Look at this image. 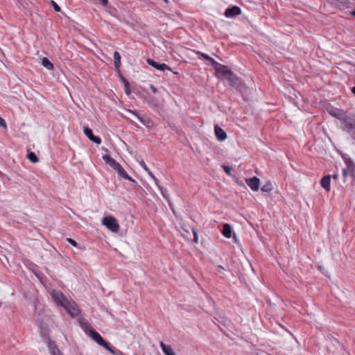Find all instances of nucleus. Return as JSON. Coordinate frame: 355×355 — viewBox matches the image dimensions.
Segmentation results:
<instances>
[{"label":"nucleus","mask_w":355,"mask_h":355,"mask_svg":"<svg viewBox=\"0 0 355 355\" xmlns=\"http://www.w3.org/2000/svg\"><path fill=\"white\" fill-rule=\"evenodd\" d=\"M318 269L322 273L325 274V269L326 268H322V267H320V268H318Z\"/></svg>","instance_id":"36"},{"label":"nucleus","mask_w":355,"mask_h":355,"mask_svg":"<svg viewBox=\"0 0 355 355\" xmlns=\"http://www.w3.org/2000/svg\"><path fill=\"white\" fill-rule=\"evenodd\" d=\"M103 224L113 232L119 230V225L116 219L112 216H106L103 219Z\"/></svg>","instance_id":"6"},{"label":"nucleus","mask_w":355,"mask_h":355,"mask_svg":"<svg viewBox=\"0 0 355 355\" xmlns=\"http://www.w3.org/2000/svg\"><path fill=\"white\" fill-rule=\"evenodd\" d=\"M333 178H334V179H337V178H338V175H334Z\"/></svg>","instance_id":"45"},{"label":"nucleus","mask_w":355,"mask_h":355,"mask_svg":"<svg viewBox=\"0 0 355 355\" xmlns=\"http://www.w3.org/2000/svg\"><path fill=\"white\" fill-rule=\"evenodd\" d=\"M332 115H334V116L337 117L338 119V117H342V115L343 114H338L337 113H334V114H331Z\"/></svg>","instance_id":"39"},{"label":"nucleus","mask_w":355,"mask_h":355,"mask_svg":"<svg viewBox=\"0 0 355 355\" xmlns=\"http://www.w3.org/2000/svg\"><path fill=\"white\" fill-rule=\"evenodd\" d=\"M30 269L32 270V271L35 274V275L39 278V279H41V277L39 276V275L37 274L36 270H33L31 268H30Z\"/></svg>","instance_id":"38"},{"label":"nucleus","mask_w":355,"mask_h":355,"mask_svg":"<svg viewBox=\"0 0 355 355\" xmlns=\"http://www.w3.org/2000/svg\"><path fill=\"white\" fill-rule=\"evenodd\" d=\"M101 1V4L103 6H105L108 4V1L107 0H100Z\"/></svg>","instance_id":"34"},{"label":"nucleus","mask_w":355,"mask_h":355,"mask_svg":"<svg viewBox=\"0 0 355 355\" xmlns=\"http://www.w3.org/2000/svg\"><path fill=\"white\" fill-rule=\"evenodd\" d=\"M261 191H263L264 192H270V191H272L273 189V187H272V184L268 183L266 184H264L261 188Z\"/></svg>","instance_id":"23"},{"label":"nucleus","mask_w":355,"mask_h":355,"mask_svg":"<svg viewBox=\"0 0 355 355\" xmlns=\"http://www.w3.org/2000/svg\"><path fill=\"white\" fill-rule=\"evenodd\" d=\"M245 183L254 191H258L260 188V180L257 177L250 178L249 179L245 178Z\"/></svg>","instance_id":"10"},{"label":"nucleus","mask_w":355,"mask_h":355,"mask_svg":"<svg viewBox=\"0 0 355 355\" xmlns=\"http://www.w3.org/2000/svg\"><path fill=\"white\" fill-rule=\"evenodd\" d=\"M214 132L217 139L220 141H225L227 138V134L218 125H214Z\"/></svg>","instance_id":"12"},{"label":"nucleus","mask_w":355,"mask_h":355,"mask_svg":"<svg viewBox=\"0 0 355 355\" xmlns=\"http://www.w3.org/2000/svg\"><path fill=\"white\" fill-rule=\"evenodd\" d=\"M152 101H153V98H151V101H150L148 102V104H150V103H152Z\"/></svg>","instance_id":"47"},{"label":"nucleus","mask_w":355,"mask_h":355,"mask_svg":"<svg viewBox=\"0 0 355 355\" xmlns=\"http://www.w3.org/2000/svg\"><path fill=\"white\" fill-rule=\"evenodd\" d=\"M114 64L116 69H119L121 66V55L118 51H114L113 54Z\"/></svg>","instance_id":"18"},{"label":"nucleus","mask_w":355,"mask_h":355,"mask_svg":"<svg viewBox=\"0 0 355 355\" xmlns=\"http://www.w3.org/2000/svg\"><path fill=\"white\" fill-rule=\"evenodd\" d=\"M351 15H352V16H355V10L352 11V12H351Z\"/></svg>","instance_id":"44"},{"label":"nucleus","mask_w":355,"mask_h":355,"mask_svg":"<svg viewBox=\"0 0 355 355\" xmlns=\"http://www.w3.org/2000/svg\"><path fill=\"white\" fill-rule=\"evenodd\" d=\"M352 92L355 94V86L352 88Z\"/></svg>","instance_id":"43"},{"label":"nucleus","mask_w":355,"mask_h":355,"mask_svg":"<svg viewBox=\"0 0 355 355\" xmlns=\"http://www.w3.org/2000/svg\"><path fill=\"white\" fill-rule=\"evenodd\" d=\"M51 4L55 12H60L61 10L60 6L54 1L51 0Z\"/></svg>","instance_id":"25"},{"label":"nucleus","mask_w":355,"mask_h":355,"mask_svg":"<svg viewBox=\"0 0 355 355\" xmlns=\"http://www.w3.org/2000/svg\"><path fill=\"white\" fill-rule=\"evenodd\" d=\"M49 293L53 298V301L58 305L62 306L70 315L76 317L79 314V309L77 304L72 300H69L64 294L55 289H52Z\"/></svg>","instance_id":"1"},{"label":"nucleus","mask_w":355,"mask_h":355,"mask_svg":"<svg viewBox=\"0 0 355 355\" xmlns=\"http://www.w3.org/2000/svg\"><path fill=\"white\" fill-rule=\"evenodd\" d=\"M67 241L71 244L73 246H76L77 245V243L73 240L72 239H70V238H68L67 239Z\"/></svg>","instance_id":"32"},{"label":"nucleus","mask_w":355,"mask_h":355,"mask_svg":"<svg viewBox=\"0 0 355 355\" xmlns=\"http://www.w3.org/2000/svg\"><path fill=\"white\" fill-rule=\"evenodd\" d=\"M252 270L253 272H254V267H252Z\"/></svg>","instance_id":"50"},{"label":"nucleus","mask_w":355,"mask_h":355,"mask_svg":"<svg viewBox=\"0 0 355 355\" xmlns=\"http://www.w3.org/2000/svg\"><path fill=\"white\" fill-rule=\"evenodd\" d=\"M345 164L347 165V170H349L352 173L355 171V164L350 158H344Z\"/></svg>","instance_id":"19"},{"label":"nucleus","mask_w":355,"mask_h":355,"mask_svg":"<svg viewBox=\"0 0 355 355\" xmlns=\"http://www.w3.org/2000/svg\"><path fill=\"white\" fill-rule=\"evenodd\" d=\"M42 65L48 70L53 69V64L46 58H43L42 59Z\"/></svg>","instance_id":"20"},{"label":"nucleus","mask_w":355,"mask_h":355,"mask_svg":"<svg viewBox=\"0 0 355 355\" xmlns=\"http://www.w3.org/2000/svg\"><path fill=\"white\" fill-rule=\"evenodd\" d=\"M223 235L226 238H230L232 236V227L229 224H224L221 231Z\"/></svg>","instance_id":"16"},{"label":"nucleus","mask_w":355,"mask_h":355,"mask_svg":"<svg viewBox=\"0 0 355 355\" xmlns=\"http://www.w3.org/2000/svg\"><path fill=\"white\" fill-rule=\"evenodd\" d=\"M233 239H234V241H235L236 243H237V238H236V236L235 234H234V236H233Z\"/></svg>","instance_id":"41"},{"label":"nucleus","mask_w":355,"mask_h":355,"mask_svg":"<svg viewBox=\"0 0 355 355\" xmlns=\"http://www.w3.org/2000/svg\"><path fill=\"white\" fill-rule=\"evenodd\" d=\"M147 63L150 65L151 67L155 68L157 70L164 71L165 70H169L171 71V69L169 66L166 65L164 63H159L155 62V60L148 58L146 60Z\"/></svg>","instance_id":"7"},{"label":"nucleus","mask_w":355,"mask_h":355,"mask_svg":"<svg viewBox=\"0 0 355 355\" xmlns=\"http://www.w3.org/2000/svg\"><path fill=\"white\" fill-rule=\"evenodd\" d=\"M129 112L135 116L143 125L147 127H150L153 125V121L150 118L141 116L136 110H129Z\"/></svg>","instance_id":"9"},{"label":"nucleus","mask_w":355,"mask_h":355,"mask_svg":"<svg viewBox=\"0 0 355 355\" xmlns=\"http://www.w3.org/2000/svg\"><path fill=\"white\" fill-rule=\"evenodd\" d=\"M123 82H124V83H125V92H126L127 94H129V93H130L129 83H128V82L125 79H124V78H123Z\"/></svg>","instance_id":"26"},{"label":"nucleus","mask_w":355,"mask_h":355,"mask_svg":"<svg viewBox=\"0 0 355 355\" xmlns=\"http://www.w3.org/2000/svg\"><path fill=\"white\" fill-rule=\"evenodd\" d=\"M241 14V10L239 6H234L225 10V16L227 18H234Z\"/></svg>","instance_id":"8"},{"label":"nucleus","mask_w":355,"mask_h":355,"mask_svg":"<svg viewBox=\"0 0 355 355\" xmlns=\"http://www.w3.org/2000/svg\"><path fill=\"white\" fill-rule=\"evenodd\" d=\"M192 233H193V240L197 243L198 242V234L196 232V231L194 230V229H192Z\"/></svg>","instance_id":"30"},{"label":"nucleus","mask_w":355,"mask_h":355,"mask_svg":"<svg viewBox=\"0 0 355 355\" xmlns=\"http://www.w3.org/2000/svg\"><path fill=\"white\" fill-rule=\"evenodd\" d=\"M342 122L343 129L350 135L355 131V116L343 114L342 117H338Z\"/></svg>","instance_id":"4"},{"label":"nucleus","mask_w":355,"mask_h":355,"mask_svg":"<svg viewBox=\"0 0 355 355\" xmlns=\"http://www.w3.org/2000/svg\"><path fill=\"white\" fill-rule=\"evenodd\" d=\"M147 173L153 180L156 178L150 171H148Z\"/></svg>","instance_id":"35"},{"label":"nucleus","mask_w":355,"mask_h":355,"mask_svg":"<svg viewBox=\"0 0 355 355\" xmlns=\"http://www.w3.org/2000/svg\"><path fill=\"white\" fill-rule=\"evenodd\" d=\"M0 127L3 128L4 129L7 128V125H6L5 120L3 119H2L1 116H0Z\"/></svg>","instance_id":"27"},{"label":"nucleus","mask_w":355,"mask_h":355,"mask_svg":"<svg viewBox=\"0 0 355 355\" xmlns=\"http://www.w3.org/2000/svg\"><path fill=\"white\" fill-rule=\"evenodd\" d=\"M164 2L168 3V0H164Z\"/></svg>","instance_id":"49"},{"label":"nucleus","mask_w":355,"mask_h":355,"mask_svg":"<svg viewBox=\"0 0 355 355\" xmlns=\"http://www.w3.org/2000/svg\"><path fill=\"white\" fill-rule=\"evenodd\" d=\"M139 164L140 166L146 171L148 172L149 170V168L147 167L146 164H145L144 161V160H141L139 162Z\"/></svg>","instance_id":"28"},{"label":"nucleus","mask_w":355,"mask_h":355,"mask_svg":"<svg viewBox=\"0 0 355 355\" xmlns=\"http://www.w3.org/2000/svg\"><path fill=\"white\" fill-rule=\"evenodd\" d=\"M222 168L224 169L227 174L230 175L231 168L229 166L222 165Z\"/></svg>","instance_id":"29"},{"label":"nucleus","mask_w":355,"mask_h":355,"mask_svg":"<svg viewBox=\"0 0 355 355\" xmlns=\"http://www.w3.org/2000/svg\"><path fill=\"white\" fill-rule=\"evenodd\" d=\"M158 188L160 190L162 196L169 202L168 196L166 194V190L160 185H158Z\"/></svg>","instance_id":"24"},{"label":"nucleus","mask_w":355,"mask_h":355,"mask_svg":"<svg viewBox=\"0 0 355 355\" xmlns=\"http://www.w3.org/2000/svg\"><path fill=\"white\" fill-rule=\"evenodd\" d=\"M80 325L87 334H89V329L92 328L89 324L85 320L80 321Z\"/></svg>","instance_id":"21"},{"label":"nucleus","mask_w":355,"mask_h":355,"mask_svg":"<svg viewBox=\"0 0 355 355\" xmlns=\"http://www.w3.org/2000/svg\"><path fill=\"white\" fill-rule=\"evenodd\" d=\"M152 101H153V98H151V101H150L148 102V104H150V103H152Z\"/></svg>","instance_id":"46"},{"label":"nucleus","mask_w":355,"mask_h":355,"mask_svg":"<svg viewBox=\"0 0 355 355\" xmlns=\"http://www.w3.org/2000/svg\"><path fill=\"white\" fill-rule=\"evenodd\" d=\"M330 182L331 175H329L323 177L321 180V185L327 191H330Z\"/></svg>","instance_id":"15"},{"label":"nucleus","mask_w":355,"mask_h":355,"mask_svg":"<svg viewBox=\"0 0 355 355\" xmlns=\"http://www.w3.org/2000/svg\"><path fill=\"white\" fill-rule=\"evenodd\" d=\"M196 53L198 55H200V57L203 58L205 60H208L211 62V64L212 66H214V64H216V61L215 60H214L212 58H211L209 55H208L206 53H202L200 51H195Z\"/></svg>","instance_id":"17"},{"label":"nucleus","mask_w":355,"mask_h":355,"mask_svg":"<svg viewBox=\"0 0 355 355\" xmlns=\"http://www.w3.org/2000/svg\"><path fill=\"white\" fill-rule=\"evenodd\" d=\"M103 159L107 164H108L111 168L117 172L119 176L123 178L125 180L135 182V180L128 175V174L123 168L121 164L114 160L110 155H104L103 156Z\"/></svg>","instance_id":"3"},{"label":"nucleus","mask_w":355,"mask_h":355,"mask_svg":"<svg viewBox=\"0 0 355 355\" xmlns=\"http://www.w3.org/2000/svg\"><path fill=\"white\" fill-rule=\"evenodd\" d=\"M159 346L165 355H176L171 345H165L162 341L159 343Z\"/></svg>","instance_id":"14"},{"label":"nucleus","mask_w":355,"mask_h":355,"mask_svg":"<svg viewBox=\"0 0 355 355\" xmlns=\"http://www.w3.org/2000/svg\"><path fill=\"white\" fill-rule=\"evenodd\" d=\"M155 183L156 184V185L158 187V185H159V180L155 178V179H153Z\"/></svg>","instance_id":"40"},{"label":"nucleus","mask_w":355,"mask_h":355,"mask_svg":"<svg viewBox=\"0 0 355 355\" xmlns=\"http://www.w3.org/2000/svg\"><path fill=\"white\" fill-rule=\"evenodd\" d=\"M152 101H153V98H151V101H150L148 102V104H150V103H152Z\"/></svg>","instance_id":"48"},{"label":"nucleus","mask_w":355,"mask_h":355,"mask_svg":"<svg viewBox=\"0 0 355 355\" xmlns=\"http://www.w3.org/2000/svg\"><path fill=\"white\" fill-rule=\"evenodd\" d=\"M83 132L90 141H93L96 144H100L101 143V138L99 137L94 135L92 130L89 127H85L83 129Z\"/></svg>","instance_id":"11"},{"label":"nucleus","mask_w":355,"mask_h":355,"mask_svg":"<svg viewBox=\"0 0 355 355\" xmlns=\"http://www.w3.org/2000/svg\"><path fill=\"white\" fill-rule=\"evenodd\" d=\"M150 89L154 94H156L157 92V88L153 85H150Z\"/></svg>","instance_id":"33"},{"label":"nucleus","mask_w":355,"mask_h":355,"mask_svg":"<svg viewBox=\"0 0 355 355\" xmlns=\"http://www.w3.org/2000/svg\"><path fill=\"white\" fill-rule=\"evenodd\" d=\"M89 335L94 340H95L99 345L103 347L105 349L108 350L112 354H114V350L110 346L109 343H107L102 336L93 328H90L89 329Z\"/></svg>","instance_id":"5"},{"label":"nucleus","mask_w":355,"mask_h":355,"mask_svg":"<svg viewBox=\"0 0 355 355\" xmlns=\"http://www.w3.org/2000/svg\"><path fill=\"white\" fill-rule=\"evenodd\" d=\"M27 158L33 163H37L39 161L37 157L33 152H30L27 155Z\"/></svg>","instance_id":"22"},{"label":"nucleus","mask_w":355,"mask_h":355,"mask_svg":"<svg viewBox=\"0 0 355 355\" xmlns=\"http://www.w3.org/2000/svg\"><path fill=\"white\" fill-rule=\"evenodd\" d=\"M349 173H352V172L349 170H347V168H344L343 170V175L344 178H346Z\"/></svg>","instance_id":"31"},{"label":"nucleus","mask_w":355,"mask_h":355,"mask_svg":"<svg viewBox=\"0 0 355 355\" xmlns=\"http://www.w3.org/2000/svg\"><path fill=\"white\" fill-rule=\"evenodd\" d=\"M213 67L215 69L216 75L218 78L227 80L229 84L231 86H235L236 85V78L234 76L232 71H230L226 66L220 64L216 62V64H214Z\"/></svg>","instance_id":"2"},{"label":"nucleus","mask_w":355,"mask_h":355,"mask_svg":"<svg viewBox=\"0 0 355 355\" xmlns=\"http://www.w3.org/2000/svg\"><path fill=\"white\" fill-rule=\"evenodd\" d=\"M48 349L51 355H63L54 342H49Z\"/></svg>","instance_id":"13"},{"label":"nucleus","mask_w":355,"mask_h":355,"mask_svg":"<svg viewBox=\"0 0 355 355\" xmlns=\"http://www.w3.org/2000/svg\"><path fill=\"white\" fill-rule=\"evenodd\" d=\"M336 1H338V2H340L341 3H343L344 5L347 3V2H348L347 0H336Z\"/></svg>","instance_id":"37"},{"label":"nucleus","mask_w":355,"mask_h":355,"mask_svg":"<svg viewBox=\"0 0 355 355\" xmlns=\"http://www.w3.org/2000/svg\"><path fill=\"white\" fill-rule=\"evenodd\" d=\"M353 139L355 140V131L351 134Z\"/></svg>","instance_id":"42"}]
</instances>
